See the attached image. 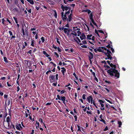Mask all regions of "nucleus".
Wrapping results in <instances>:
<instances>
[{
    "mask_svg": "<svg viewBox=\"0 0 134 134\" xmlns=\"http://www.w3.org/2000/svg\"><path fill=\"white\" fill-rule=\"evenodd\" d=\"M110 66L111 68L108 70L107 72L109 75L112 77L113 76L118 78L119 77V73L118 72V70H116V66L115 64H113L112 63H111Z\"/></svg>",
    "mask_w": 134,
    "mask_h": 134,
    "instance_id": "obj_1",
    "label": "nucleus"
},
{
    "mask_svg": "<svg viewBox=\"0 0 134 134\" xmlns=\"http://www.w3.org/2000/svg\"><path fill=\"white\" fill-rule=\"evenodd\" d=\"M57 98H55L56 100H57L58 99L59 100H62L64 104L65 105V102L66 100V98L65 96L61 97H60L59 95L58 94L57 96Z\"/></svg>",
    "mask_w": 134,
    "mask_h": 134,
    "instance_id": "obj_2",
    "label": "nucleus"
},
{
    "mask_svg": "<svg viewBox=\"0 0 134 134\" xmlns=\"http://www.w3.org/2000/svg\"><path fill=\"white\" fill-rule=\"evenodd\" d=\"M55 75H51L49 77V80L51 83H52L53 82H55L56 80L55 79Z\"/></svg>",
    "mask_w": 134,
    "mask_h": 134,
    "instance_id": "obj_3",
    "label": "nucleus"
},
{
    "mask_svg": "<svg viewBox=\"0 0 134 134\" xmlns=\"http://www.w3.org/2000/svg\"><path fill=\"white\" fill-rule=\"evenodd\" d=\"M88 56L89 60L92 59L93 58V54L90 52H89V55Z\"/></svg>",
    "mask_w": 134,
    "mask_h": 134,
    "instance_id": "obj_4",
    "label": "nucleus"
},
{
    "mask_svg": "<svg viewBox=\"0 0 134 134\" xmlns=\"http://www.w3.org/2000/svg\"><path fill=\"white\" fill-rule=\"evenodd\" d=\"M9 33L10 35V36H11V38L10 39V40H11L13 38H15L16 37L14 35L15 34H14V35H13V33L12 32L10 31H9Z\"/></svg>",
    "mask_w": 134,
    "mask_h": 134,
    "instance_id": "obj_5",
    "label": "nucleus"
},
{
    "mask_svg": "<svg viewBox=\"0 0 134 134\" xmlns=\"http://www.w3.org/2000/svg\"><path fill=\"white\" fill-rule=\"evenodd\" d=\"M111 60V62H113V64H116V63L117 62V60L115 57H112V59Z\"/></svg>",
    "mask_w": 134,
    "mask_h": 134,
    "instance_id": "obj_6",
    "label": "nucleus"
},
{
    "mask_svg": "<svg viewBox=\"0 0 134 134\" xmlns=\"http://www.w3.org/2000/svg\"><path fill=\"white\" fill-rule=\"evenodd\" d=\"M102 114L100 115L99 116V118L100 119V121L101 122H103L104 124H106V122L105 121L102 119Z\"/></svg>",
    "mask_w": 134,
    "mask_h": 134,
    "instance_id": "obj_7",
    "label": "nucleus"
},
{
    "mask_svg": "<svg viewBox=\"0 0 134 134\" xmlns=\"http://www.w3.org/2000/svg\"><path fill=\"white\" fill-rule=\"evenodd\" d=\"M80 38L81 40L83 39H86V36L84 33H83L81 34V36H80Z\"/></svg>",
    "mask_w": 134,
    "mask_h": 134,
    "instance_id": "obj_8",
    "label": "nucleus"
},
{
    "mask_svg": "<svg viewBox=\"0 0 134 134\" xmlns=\"http://www.w3.org/2000/svg\"><path fill=\"white\" fill-rule=\"evenodd\" d=\"M66 15L67 14H65H65L64 15L63 17H62L63 20L64 21H65V20L67 21V20H68V18Z\"/></svg>",
    "mask_w": 134,
    "mask_h": 134,
    "instance_id": "obj_9",
    "label": "nucleus"
},
{
    "mask_svg": "<svg viewBox=\"0 0 134 134\" xmlns=\"http://www.w3.org/2000/svg\"><path fill=\"white\" fill-rule=\"evenodd\" d=\"M112 55H111V54L108 53V54H107V59H110V60H111L112 58V57L111 56Z\"/></svg>",
    "mask_w": 134,
    "mask_h": 134,
    "instance_id": "obj_10",
    "label": "nucleus"
},
{
    "mask_svg": "<svg viewBox=\"0 0 134 134\" xmlns=\"http://www.w3.org/2000/svg\"><path fill=\"white\" fill-rule=\"evenodd\" d=\"M93 99L92 97L91 96H89L87 98V101L89 103H90L91 100H92Z\"/></svg>",
    "mask_w": 134,
    "mask_h": 134,
    "instance_id": "obj_11",
    "label": "nucleus"
},
{
    "mask_svg": "<svg viewBox=\"0 0 134 134\" xmlns=\"http://www.w3.org/2000/svg\"><path fill=\"white\" fill-rule=\"evenodd\" d=\"M43 53L45 55L46 57H48L50 56V55H49L45 51H43Z\"/></svg>",
    "mask_w": 134,
    "mask_h": 134,
    "instance_id": "obj_12",
    "label": "nucleus"
},
{
    "mask_svg": "<svg viewBox=\"0 0 134 134\" xmlns=\"http://www.w3.org/2000/svg\"><path fill=\"white\" fill-rule=\"evenodd\" d=\"M38 120H39V121L41 123H43V124L44 125V126L46 128V127L45 126V125L44 124V123L43 122V119H42L41 118H40Z\"/></svg>",
    "mask_w": 134,
    "mask_h": 134,
    "instance_id": "obj_13",
    "label": "nucleus"
},
{
    "mask_svg": "<svg viewBox=\"0 0 134 134\" xmlns=\"http://www.w3.org/2000/svg\"><path fill=\"white\" fill-rule=\"evenodd\" d=\"M94 14H93V12L92 13H90V15H89V18L90 19H93V16H94Z\"/></svg>",
    "mask_w": 134,
    "mask_h": 134,
    "instance_id": "obj_14",
    "label": "nucleus"
},
{
    "mask_svg": "<svg viewBox=\"0 0 134 134\" xmlns=\"http://www.w3.org/2000/svg\"><path fill=\"white\" fill-rule=\"evenodd\" d=\"M101 47H99L97 49V50L99 52H101L102 53L104 52L101 49Z\"/></svg>",
    "mask_w": 134,
    "mask_h": 134,
    "instance_id": "obj_15",
    "label": "nucleus"
},
{
    "mask_svg": "<svg viewBox=\"0 0 134 134\" xmlns=\"http://www.w3.org/2000/svg\"><path fill=\"white\" fill-rule=\"evenodd\" d=\"M14 4L16 5L18 7H19V4L18 2V0H15L14 1Z\"/></svg>",
    "mask_w": 134,
    "mask_h": 134,
    "instance_id": "obj_16",
    "label": "nucleus"
},
{
    "mask_svg": "<svg viewBox=\"0 0 134 134\" xmlns=\"http://www.w3.org/2000/svg\"><path fill=\"white\" fill-rule=\"evenodd\" d=\"M92 36V35H87V39L90 40H91V37Z\"/></svg>",
    "mask_w": 134,
    "mask_h": 134,
    "instance_id": "obj_17",
    "label": "nucleus"
},
{
    "mask_svg": "<svg viewBox=\"0 0 134 134\" xmlns=\"http://www.w3.org/2000/svg\"><path fill=\"white\" fill-rule=\"evenodd\" d=\"M54 12V15L55 18H57V14L56 10L54 9L53 10Z\"/></svg>",
    "mask_w": 134,
    "mask_h": 134,
    "instance_id": "obj_18",
    "label": "nucleus"
},
{
    "mask_svg": "<svg viewBox=\"0 0 134 134\" xmlns=\"http://www.w3.org/2000/svg\"><path fill=\"white\" fill-rule=\"evenodd\" d=\"M10 121V117L8 116L7 117V118L6 119V121L8 122H9Z\"/></svg>",
    "mask_w": 134,
    "mask_h": 134,
    "instance_id": "obj_19",
    "label": "nucleus"
},
{
    "mask_svg": "<svg viewBox=\"0 0 134 134\" xmlns=\"http://www.w3.org/2000/svg\"><path fill=\"white\" fill-rule=\"evenodd\" d=\"M16 128V129L18 130H21V129L19 127V124L17 123V124L15 126Z\"/></svg>",
    "mask_w": 134,
    "mask_h": 134,
    "instance_id": "obj_20",
    "label": "nucleus"
},
{
    "mask_svg": "<svg viewBox=\"0 0 134 134\" xmlns=\"http://www.w3.org/2000/svg\"><path fill=\"white\" fill-rule=\"evenodd\" d=\"M27 1L31 4H33L34 3V2L32 0H27Z\"/></svg>",
    "mask_w": 134,
    "mask_h": 134,
    "instance_id": "obj_21",
    "label": "nucleus"
},
{
    "mask_svg": "<svg viewBox=\"0 0 134 134\" xmlns=\"http://www.w3.org/2000/svg\"><path fill=\"white\" fill-rule=\"evenodd\" d=\"M3 59H4V61L5 62V63H8L9 62H10L9 61L7 58L6 57H3Z\"/></svg>",
    "mask_w": 134,
    "mask_h": 134,
    "instance_id": "obj_22",
    "label": "nucleus"
},
{
    "mask_svg": "<svg viewBox=\"0 0 134 134\" xmlns=\"http://www.w3.org/2000/svg\"><path fill=\"white\" fill-rule=\"evenodd\" d=\"M118 123L119 124V127H121V126L122 125V122H121L120 121H118Z\"/></svg>",
    "mask_w": 134,
    "mask_h": 134,
    "instance_id": "obj_23",
    "label": "nucleus"
},
{
    "mask_svg": "<svg viewBox=\"0 0 134 134\" xmlns=\"http://www.w3.org/2000/svg\"><path fill=\"white\" fill-rule=\"evenodd\" d=\"M109 106H110V105H109V106H108V104H106V107L107 108V109L108 110V111H107L108 112V113H109V112L108 111L109 109Z\"/></svg>",
    "mask_w": 134,
    "mask_h": 134,
    "instance_id": "obj_24",
    "label": "nucleus"
},
{
    "mask_svg": "<svg viewBox=\"0 0 134 134\" xmlns=\"http://www.w3.org/2000/svg\"><path fill=\"white\" fill-rule=\"evenodd\" d=\"M68 20H67V21H69V22L72 19V16L68 15Z\"/></svg>",
    "mask_w": 134,
    "mask_h": 134,
    "instance_id": "obj_25",
    "label": "nucleus"
},
{
    "mask_svg": "<svg viewBox=\"0 0 134 134\" xmlns=\"http://www.w3.org/2000/svg\"><path fill=\"white\" fill-rule=\"evenodd\" d=\"M98 101L100 103V104H101L104 103L105 101L104 100H103L101 99H99Z\"/></svg>",
    "mask_w": 134,
    "mask_h": 134,
    "instance_id": "obj_26",
    "label": "nucleus"
},
{
    "mask_svg": "<svg viewBox=\"0 0 134 134\" xmlns=\"http://www.w3.org/2000/svg\"><path fill=\"white\" fill-rule=\"evenodd\" d=\"M61 71L64 76L65 75V73L66 71V69L64 70H62Z\"/></svg>",
    "mask_w": 134,
    "mask_h": 134,
    "instance_id": "obj_27",
    "label": "nucleus"
},
{
    "mask_svg": "<svg viewBox=\"0 0 134 134\" xmlns=\"http://www.w3.org/2000/svg\"><path fill=\"white\" fill-rule=\"evenodd\" d=\"M34 40H32L31 41V46L33 47H34Z\"/></svg>",
    "mask_w": 134,
    "mask_h": 134,
    "instance_id": "obj_28",
    "label": "nucleus"
},
{
    "mask_svg": "<svg viewBox=\"0 0 134 134\" xmlns=\"http://www.w3.org/2000/svg\"><path fill=\"white\" fill-rule=\"evenodd\" d=\"M106 51H107V54H108V53L109 54V53L111 54V55H113L112 53H111V51L109 50L108 49H107Z\"/></svg>",
    "mask_w": 134,
    "mask_h": 134,
    "instance_id": "obj_29",
    "label": "nucleus"
},
{
    "mask_svg": "<svg viewBox=\"0 0 134 134\" xmlns=\"http://www.w3.org/2000/svg\"><path fill=\"white\" fill-rule=\"evenodd\" d=\"M77 127L78 128L77 131H80V132H81V127H80V126H79V125H77Z\"/></svg>",
    "mask_w": 134,
    "mask_h": 134,
    "instance_id": "obj_30",
    "label": "nucleus"
},
{
    "mask_svg": "<svg viewBox=\"0 0 134 134\" xmlns=\"http://www.w3.org/2000/svg\"><path fill=\"white\" fill-rule=\"evenodd\" d=\"M10 100H11V104H12V99L11 98L10 99H9L8 100V105H9L10 103Z\"/></svg>",
    "mask_w": 134,
    "mask_h": 134,
    "instance_id": "obj_31",
    "label": "nucleus"
},
{
    "mask_svg": "<svg viewBox=\"0 0 134 134\" xmlns=\"http://www.w3.org/2000/svg\"><path fill=\"white\" fill-rule=\"evenodd\" d=\"M72 75L74 76L75 77L76 79V80H77L78 79V76H76V74L75 72H74L73 74Z\"/></svg>",
    "mask_w": 134,
    "mask_h": 134,
    "instance_id": "obj_32",
    "label": "nucleus"
},
{
    "mask_svg": "<svg viewBox=\"0 0 134 134\" xmlns=\"http://www.w3.org/2000/svg\"><path fill=\"white\" fill-rule=\"evenodd\" d=\"M41 39L42 40V43H43L45 41V39L44 37L42 36L41 37Z\"/></svg>",
    "mask_w": 134,
    "mask_h": 134,
    "instance_id": "obj_33",
    "label": "nucleus"
},
{
    "mask_svg": "<svg viewBox=\"0 0 134 134\" xmlns=\"http://www.w3.org/2000/svg\"><path fill=\"white\" fill-rule=\"evenodd\" d=\"M77 34H78V35H77V36H79L80 35V34H81V32L79 30L78 31H77Z\"/></svg>",
    "mask_w": 134,
    "mask_h": 134,
    "instance_id": "obj_34",
    "label": "nucleus"
},
{
    "mask_svg": "<svg viewBox=\"0 0 134 134\" xmlns=\"http://www.w3.org/2000/svg\"><path fill=\"white\" fill-rule=\"evenodd\" d=\"M86 95L85 94H83L82 96V98L84 100L86 99Z\"/></svg>",
    "mask_w": 134,
    "mask_h": 134,
    "instance_id": "obj_35",
    "label": "nucleus"
},
{
    "mask_svg": "<svg viewBox=\"0 0 134 134\" xmlns=\"http://www.w3.org/2000/svg\"><path fill=\"white\" fill-rule=\"evenodd\" d=\"M95 33L98 35V37H99V35L98 33V31L96 30H95Z\"/></svg>",
    "mask_w": 134,
    "mask_h": 134,
    "instance_id": "obj_36",
    "label": "nucleus"
},
{
    "mask_svg": "<svg viewBox=\"0 0 134 134\" xmlns=\"http://www.w3.org/2000/svg\"><path fill=\"white\" fill-rule=\"evenodd\" d=\"M64 8L65 9V10L66 11H67L69 9V7H68L67 6H64Z\"/></svg>",
    "mask_w": 134,
    "mask_h": 134,
    "instance_id": "obj_37",
    "label": "nucleus"
},
{
    "mask_svg": "<svg viewBox=\"0 0 134 134\" xmlns=\"http://www.w3.org/2000/svg\"><path fill=\"white\" fill-rule=\"evenodd\" d=\"M73 30L74 31H76L77 30H80V29H79V28H76V27H73Z\"/></svg>",
    "mask_w": 134,
    "mask_h": 134,
    "instance_id": "obj_38",
    "label": "nucleus"
},
{
    "mask_svg": "<svg viewBox=\"0 0 134 134\" xmlns=\"http://www.w3.org/2000/svg\"><path fill=\"white\" fill-rule=\"evenodd\" d=\"M14 10L16 12H18L19 10L18 8L16 7L14 9Z\"/></svg>",
    "mask_w": 134,
    "mask_h": 134,
    "instance_id": "obj_39",
    "label": "nucleus"
},
{
    "mask_svg": "<svg viewBox=\"0 0 134 134\" xmlns=\"http://www.w3.org/2000/svg\"><path fill=\"white\" fill-rule=\"evenodd\" d=\"M54 54L56 56L57 58H58L59 57V55L56 52H54Z\"/></svg>",
    "mask_w": 134,
    "mask_h": 134,
    "instance_id": "obj_40",
    "label": "nucleus"
},
{
    "mask_svg": "<svg viewBox=\"0 0 134 134\" xmlns=\"http://www.w3.org/2000/svg\"><path fill=\"white\" fill-rule=\"evenodd\" d=\"M64 6H63L62 4L61 8L62 10V11L63 12H64V10H65L64 8Z\"/></svg>",
    "mask_w": 134,
    "mask_h": 134,
    "instance_id": "obj_41",
    "label": "nucleus"
},
{
    "mask_svg": "<svg viewBox=\"0 0 134 134\" xmlns=\"http://www.w3.org/2000/svg\"><path fill=\"white\" fill-rule=\"evenodd\" d=\"M64 27H65V26H64L63 27H62V28L61 27H59V30H64V29H65V28H64Z\"/></svg>",
    "mask_w": 134,
    "mask_h": 134,
    "instance_id": "obj_42",
    "label": "nucleus"
},
{
    "mask_svg": "<svg viewBox=\"0 0 134 134\" xmlns=\"http://www.w3.org/2000/svg\"><path fill=\"white\" fill-rule=\"evenodd\" d=\"M86 113L88 114H89L90 115H92V114L91 111H87Z\"/></svg>",
    "mask_w": 134,
    "mask_h": 134,
    "instance_id": "obj_43",
    "label": "nucleus"
},
{
    "mask_svg": "<svg viewBox=\"0 0 134 134\" xmlns=\"http://www.w3.org/2000/svg\"><path fill=\"white\" fill-rule=\"evenodd\" d=\"M70 13V10H68V11L66 12H65V14L67 15L68 14H69Z\"/></svg>",
    "mask_w": 134,
    "mask_h": 134,
    "instance_id": "obj_44",
    "label": "nucleus"
},
{
    "mask_svg": "<svg viewBox=\"0 0 134 134\" xmlns=\"http://www.w3.org/2000/svg\"><path fill=\"white\" fill-rule=\"evenodd\" d=\"M101 48L103 49V51L104 50H106L107 49V48L105 47H101Z\"/></svg>",
    "mask_w": 134,
    "mask_h": 134,
    "instance_id": "obj_45",
    "label": "nucleus"
},
{
    "mask_svg": "<svg viewBox=\"0 0 134 134\" xmlns=\"http://www.w3.org/2000/svg\"><path fill=\"white\" fill-rule=\"evenodd\" d=\"M68 29V28H65L64 31V32L65 33H67Z\"/></svg>",
    "mask_w": 134,
    "mask_h": 134,
    "instance_id": "obj_46",
    "label": "nucleus"
},
{
    "mask_svg": "<svg viewBox=\"0 0 134 134\" xmlns=\"http://www.w3.org/2000/svg\"><path fill=\"white\" fill-rule=\"evenodd\" d=\"M58 74H57L55 75V79L56 80V81H57V80L58 79Z\"/></svg>",
    "mask_w": 134,
    "mask_h": 134,
    "instance_id": "obj_47",
    "label": "nucleus"
},
{
    "mask_svg": "<svg viewBox=\"0 0 134 134\" xmlns=\"http://www.w3.org/2000/svg\"><path fill=\"white\" fill-rule=\"evenodd\" d=\"M11 127L12 128V127L15 130V128L14 125L11 122Z\"/></svg>",
    "mask_w": 134,
    "mask_h": 134,
    "instance_id": "obj_48",
    "label": "nucleus"
},
{
    "mask_svg": "<svg viewBox=\"0 0 134 134\" xmlns=\"http://www.w3.org/2000/svg\"><path fill=\"white\" fill-rule=\"evenodd\" d=\"M81 47L82 48H87V47L86 45H83L81 46Z\"/></svg>",
    "mask_w": 134,
    "mask_h": 134,
    "instance_id": "obj_49",
    "label": "nucleus"
},
{
    "mask_svg": "<svg viewBox=\"0 0 134 134\" xmlns=\"http://www.w3.org/2000/svg\"><path fill=\"white\" fill-rule=\"evenodd\" d=\"M104 67H106L107 69H110V67L108 65H104Z\"/></svg>",
    "mask_w": 134,
    "mask_h": 134,
    "instance_id": "obj_50",
    "label": "nucleus"
},
{
    "mask_svg": "<svg viewBox=\"0 0 134 134\" xmlns=\"http://www.w3.org/2000/svg\"><path fill=\"white\" fill-rule=\"evenodd\" d=\"M106 47H107L108 48H110L111 47V46L110 44H108V45L107 46H106Z\"/></svg>",
    "mask_w": 134,
    "mask_h": 134,
    "instance_id": "obj_51",
    "label": "nucleus"
},
{
    "mask_svg": "<svg viewBox=\"0 0 134 134\" xmlns=\"http://www.w3.org/2000/svg\"><path fill=\"white\" fill-rule=\"evenodd\" d=\"M101 62L102 63H104L105 65H107L106 62L105 60L102 61Z\"/></svg>",
    "mask_w": 134,
    "mask_h": 134,
    "instance_id": "obj_52",
    "label": "nucleus"
},
{
    "mask_svg": "<svg viewBox=\"0 0 134 134\" xmlns=\"http://www.w3.org/2000/svg\"><path fill=\"white\" fill-rule=\"evenodd\" d=\"M49 72H51V71L50 70H49L48 71H47L46 73V75H48V73Z\"/></svg>",
    "mask_w": 134,
    "mask_h": 134,
    "instance_id": "obj_53",
    "label": "nucleus"
},
{
    "mask_svg": "<svg viewBox=\"0 0 134 134\" xmlns=\"http://www.w3.org/2000/svg\"><path fill=\"white\" fill-rule=\"evenodd\" d=\"M70 30H70L69 29H68L67 30V35L68 36L69 35Z\"/></svg>",
    "mask_w": 134,
    "mask_h": 134,
    "instance_id": "obj_54",
    "label": "nucleus"
},
{
    "mask_svg": "<svg viewBox=\"0 0 134 134\" xmlns=\"http://www.w3.org/2000/svg\"><path fill=\"white\" fill-rule=\"evenodd\" d=\"M56 82L55 83H53V84H52V85L54 86H56L57 85V81H55Z\"/></svg>",
    "mask_w": 134,
    "mask_h": 134,
    "instance_id": "obj_55",
    "label": "nucleus"
},
{
    "mask_svg": "<svg viewBox=\"0 0 134 134\" xmlns=\"http://www.w3.org/2000/svg\"><path fill=\"white\" fill-rule=\"evenodd\" d=\"M83 44H87V42L86 40L83 41H82Z\"/></svg>",
    "mask_w": 134,
    "mask_h": 134,
    "instance_id": "obj_56",
    "label": "nucleus"
},
{
    "mask_svg": "<svg viewBox=\"0 0 134 134\" xmlns=\"http://www.w3.org/2000/svg\"><path fill=\"white\" fill-rule=\"evenodd\" d=\"M74 32V33H71V35H74L75 36H76L77 35V34L75 32Z\"/></svg>",
    "mask_w": 134,
    "mask_h": 134,
    "instance_id": "obj_57",
    "label": "nucleus"
},
{
    "mask_svg": "<svg viewBox=\"0 0 134 134\" xmlns=\"http://www.w3.org/2000/svg\"><path fill=\"white\" fill-rule=\"evenodd\" d=\"M87 12L88 14H89L90 13H91V11L89 9H87Z\"/></svg>",
    "mask_w": 134,
    "mask_h": 134,
    "instance_id": "obj_58",
    "label": "nucleus"
},
{
    "mask_svg": "<svg viewBox=\"0 0 134 134\" xmlns=\"http://www.w3.org/2000/svg\"><path fill=\"white\" fill-rule=\"evenodd\" d=\"M65 92V90H63L60 91V93H61V94H63Z\"/></svg>",
    "mask_w": 134,
    "mask_h": 134,
    "instance_id": "obj_59",
    "label": "nucleus"
},
{
    "mask_svg": "<svg viewBox=\"0 0 134 134\" xmlns=\"http://www.w3.org/2000/svg\"><path fill=\"white\" fill-rule=\"evenodd\" d=\"M16 88H17L16 91L17 92H18L20 90V88L19 87V86H17V87Z\"/></svg>",
    "mask_w": 134,
    "mask_h": 134,
    "instance_id": "obj_60",
    "label": "nucleus"
},
{
    "mask_svg": "<svg viewBox=\"0 0 134 134\" xmlns=\"http://www.w3.org/2000/svg\"><path fill=\"white\" fill-rule=\"evenodd\" d=\"M108 130V128L107 126H106V127L103 130V131H106Z\"/></svg>",
    "mask_w": 134,
    "mask_h": 134,
    "instance_id": "obj_61",
    "label": "nucleus"
},
{
    "mask_svg": "<svg viewBox=\"0 0 134 134\" xmlns=\"http://www.w3.org/2000/svg\"><path fill=\"white\" fill-rule=\"evenodd\" d=\"M98 31L99 32L101 33L104 34V33L103 31L102 30H98Z\"/></svg>",
    "mask_w": 134,
    "mask_h": 134,
    "instance_id": "obj_62",
    "label": "nucleus"
},
{
    "mask_svg": "<svg viewBox=\"0 0 134 134\" xmlns=\"http://www.w3.org/2000/svg\"><path fill=\"white\" fill-rule=\"evenodd\" d=\"M7 21H8L9 24H10L11 25H12V23H11V22H10V20H9L8 18H7Z\"/></svg>",
    "mask_w": 134,
    "mask_h": 134,
    "instance_id": "obj_63",
    "label": "nucleus"
},
{
    "mask_svg": "<svg viewBox=\"0 0 134 134\" xmlns=\"http://www.w3.org/2000/svg\"><path fill=\"white\" fill-rule=\"evenodd\" d=\"M35 8H36V9H37V10H38L40 9V7L39 6L37 7V6H36Z\"/></svg>",
    "mask_w": 134,
    "mask_h": 134,
    "instance_id": "obj_64",
    "label": "nucleus"
}]
</instances>
